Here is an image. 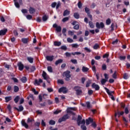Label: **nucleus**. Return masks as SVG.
<instances>
[{
	"label": "nucleus",
	"instance_id": "obj_49",
	"mask_svg": "<svg viewBox=\"0 0 130 130\" xmlns=\"http://www.w3.org/2000/svg\"><path fill=\"white\" fill-rule=\"evenodd\" d=\"M71 61L74 64H77L78 63V62L76 59H71Z\"/></svg>",
	"mask_w": 130,
	"mask_h": 130
},
{
	"label": "nucleus",
	"instance_id": "obj_53",
	"mask_svg": "<svg viewBox=\"0 0 130 130\" xmlns=\"http://www.w3.org/2000/svg\"><path fill=\"white\" fill-rule=\"evenodd\" d=\"M32 18V16L31 15L28 14L26 16V18L27 19V20H31Z\"/></svg>",
	"mask_w": 130,
	"mask_h": 130
},
{
	"label": "nucleus",
	"instance_id": "obj_22",
	"mask_svg": "<svg viewBox=\"0 0 130 130\" xmlns=\"http://www.w3.org/2000/svg\"><path fill=\"white\" fill-rule=\"evenodd\" d=\"M88 24L90 28H91V29H94V28L95 27V25H94V23H93L92 21H89L88 22Z\"/></svg>",
	"mask_w": 130,
	"mask_h": 130
},
{
	"label": "nucleus",
	"instance_id": "obj_25",
	"mask_svg": "<svg viewBox=\"0 0 130 130\" xmlns=\"http://www.w3.org/2000/svg\"><path fill=\"white\" fill-rule=\"evenodd\" d=\"M62 62V59H59L55 61V64L56 66H58V64H59V63H61Z\"/></svg>",
	"mask_w": 130,
	"mask_h": 130
},
{
	"label": "nucleus",
	"instance_id": "obj_61",
	"mask_svg": "<svg viewBox=\"0 0 130 130\" xmlns=\"http://www.w3.org/2000/svg\"><path fill=\"white\" fill-rule=\"evenodd\" d=\"M106 69H107L106 64H103L102 66V70H103V71H105Z\"/></svg>",
	"mask_w": 130,
	"mask_h": 130
},
{
	"label": "nucleus",
	"instance_id": "obj_34",
	"mask_svg": "<svg viewBox=\"0 0 130 130\" xmlns=\"http://www.w3.org/2000/svg\"><path fill=\"white\" fill-rule=\"evenodd\" d=\"M49 124L51 125H54V124H55V121L53 120H50L49 121Z\"/></svg>",
	"mask_w": 130,
	"mask_h": 130
},
{
	"label": "nucleus",
	"instance_id": "obj_64",
	"mask_svg": "<svg viewBox=\"0 0 130 130\" xmlns=\"http://www.w3.org/2000/svg\"><path fill=\"white\" fill-rule=\"evenodd\" d=\"M68 34L69 35H71V36H73V35H74V31L72 30H70L68 31Z\"/></svg>",
	"mask_w": 130,
	"mask_h": 130
},
{
	"label": "nucleus",
	"instance_id": "obj_23",
	"mask_svg": "<svg viewBox=\"0 0 130 130\" xmlns=\"http://www.w3.org/2000/svg\"><path fill=\"white\" fill-rule=\"evenodd\" d=\"M19 100H20V96L17 95L15 98L14 101L15 103H18V102H19Z\"/></svg>",
	"mask_w": 130,
	"mask_h": 130
},
{
	"label": "nucleus",
	"instance_id": "obj_32",
	"mask_svg": "<svg viewBox=\"0 0 130 130\" xmlns=\"http://www.w3.org/2000/svg\"><path fill=\"white\" fill-rule=\"evenodd\" d=\"M123 78L125 80H127V78H129V76H128V75L126 73H124L123 75Z\"/></svg>",
	"mask_w": 130,
	"mask_h": 130
},
{
	"label": "nucleus",
	"instance_id": "obj_51",
	"mask_svg": "<svg viewBox=\"0 0 130 130\" xmlns=\"http://www.w3.org/2000/svg\"><path fill=\"white\" fill-rule=\"evenodd\" d=\"M35 126H37V127H39V126H40V122H35Z\"/></svg>",
	"mask_w": 130,
	"mask_h": 130
},
{
	"label": "nucleus",
	"instance_id": "obj_19",
	"mask_svg": "<svg viewBox=\"0 0 130 130\" xmlns=\"http://www.w3.org/2000/svg\"><path fill=\"white\" fill-rule=\"evenodd\" d=\"M54 46H60L61 45V42L55 41L54 42Z\"/></svg>",
	"mask_w": 130,
	"mask_h": 130
},
{
	"label": "nucleus",
	"instance_id": "obj_45",
	"mask_svg": "<svg viewBox=\"0 0 130 130\" xmlns=\"http://www.w3.org/2000/svg\"><path fill=\"white\" fill-rule=\"evenodd\" d=\"M83 6V4L81 2H79L78 3V7L79 9H82V6Z\"/></svg>",
	"mask_w": 130,
	"mask_h": 130
},
{
	"label": "nucleus",
	"instance_id": "obj_24",
	"mask_svg": "<svg viewBox=\"0 0 130 130\" xmlns=\"http://www.w3.org/2000/svg\"><path fill=\"white\" fill-rule=\"evenodd\" d=\"M82 72H83V73H86V72H88V71H89V68L83 66L82 67Z\"/></svg>",
	"mask_w": 130,
	"mask_h": 130
},
{
	"label": "nucleus",
	"instance_id": "obj_54",
	"mask_svg": "<svg viewBox=\"0 0 130 130\" xmlns=\"http://www.w3.org/2000/svg\"><path fill=\"white\" fill-rule=\"evenodd\" d=\"M56 5H57V3H56V2H54L51 4V7L55 8V7H56Z\"/></svg>",
	"mask_w": 130,
	"mask_h": 130
},
{
	"label": "nucleus",
	"instance_id": "obj_56",
	"mask_svg": "<svg viewBox=\"0 0 130 130\" xmlns=\"http://www.w3.org/2000/svg\"><path fill=\"white\" fill-rule=\"evenodd\" d=\"M41 125H42V126H46V123L44 122V120H42Z\"/></svg>",
	"mask_w": 130,
	"mask_h": 130
},
{
	"label": "nucleus",
	"instance_id": "obj_17",
	"mask_svg": "<svg viewBox=\"0 0 130 130\" xmlns=\"http://www.w3.org/2000/svg\"><path fill=\"white\" fill-rule=\"evenodd\" d=\"M62 121H66V115H64L62 117L58 119V122L60 123V122H62Z\"/></svg>",
	"mask_w": 130,
	"mask_h": 130
},
{
	"label": "nucleus",
	"instance_id": "obj_43",
	"mask_svg": "<svg viewBox=\"0 0 130 130\" xmlns=\"http://www.w3.org/2000/svg\"><path fill=\"white\" fill-rule=\"evenodd\" d=\"M126 58V57L125 56H119V59L120 60H124Z\"/></svg>",
	"mask_w": 130,
	"mask_h": 130
},
{
	"label": "nucleus",
	"instance_id": "obj_6",
	"mask_svg": "<svg viewBox=\"0 0 130 130\" xmlns=\"http://www.w3.org/2000/svg\"><path fill=\"white\" fill-rule=\"evenodd\" d=\"M105 90H106L107 94H108V95L109 96H113V95L112 94H114V91H110L109 90V89H108V88H106V87H104Z\"/></svg>",
	"mask_w": 130,
	"mask_h": 130
},
{
	"label": "nucleus",
	"instance_id": "obj_8",
	"mask_svg": "<svg viewBox=\"0 0 130 130\" xmlns=\"http://www.w3.org/2000/svg\"><path fill=\"white\" fill-rule=\"evenodd\" d=\"M42 77L44 78V80H46V81L48 80V76L45 71H43Z\"/></svg>",
	"mask_w": 130,
	"mask_h": 130
},
{
	"label": "nucleus",
	"instance_id": "obj_58",
	"mask_svg": "<svg viewBox=\"0 0 130 130\" xmlns=\"http://www.w3.org/2000/svg\"><path fill=\"white\" fill-rule=\"evenodd\" d=\"M110 23H111V20L109 18L106 20L107 25H110Z\"/></svg>",
	"mask_w": 130,
	"mask_h": 130
},
{
	"label": "nucleus",
	"instance_id": "obj_15",
	"mask_svg": "<svg viewBox=\"0 0 130 130\" xmlns=\"http://www.w3.org/2000/svg\"><path fill=\"white\" fill-rule=\"evenodd\" d=\"M29 14L32 15V14H34V13H35V12H36V10H35L34 8L30 7H29Z\"/></svg>",
	"mask_w": 130,
	"mask_h": 130
},
{
	"label": "nucleus",
	"instance_id": "obj_55",
	"mask_svg": "<svg viewBox=\"0 0 130 130\" xmlns=\"http://www.w3.org/2000/svg\"><path fill=\"white\" fill-rule=\"evenodd\" d=\"M4 67L6 69H8V70H10V67H11V66L6 63L4 64Z\"/></svg>",
	"mask_w": 130,
	"mask_h": 130
},
{
	"label": "nucleus",
	"instance_id": "obj_9",
	"mask_svg": "<svg viewBox=\"0 0 130 130\" xmlns=\"http://www.w3.org/2000/svg\"><path fill=\"white\" fill-rule=\"evenodd\" d=\"M46 58L47 60H48V61H52V60H53V59H54V56H53V55L47 56L46 57Z\"/></svg>",
	"mask_w": 130,
	"mask_h": 130
},
{
	"label": "nucleus",
	"instance_id": "obj_62",
	"mask_svg": "<svg viewBox=\"0 0 130 130\" xmlns=\"http://www.w3.org/2000/svg\"><path fill=\"white\" fill-rule=\"evenodd\" d=\"M84 49L86 50V51H87V52H91V50L88 47L84 48Z\"/></svg>",
	"mask_w": 130,
	"mask_h": 130
},
{
	"label": "nucleus",
	"instance_id": "obj_5",
	"mask_svg": "<svg viewBox=\"0 0 130 130\" xmlns=\"http://www.w3.org/2000/svg\"><path fill=\"white\" fill-rule=\"evenodd\" d=\"M92 88L93 89H95L96 91H99V89H100V87L98 84H96V83H94L92 84Z\"/></svg>",
	"mask_w": 130,
	"mask_h": 130
},
{
	"label": "nucleus",
	"instance_id": "obj_40",
	"mask_svg": "<svg viewBox=\"0 0 130 130\" xmlns=\"http://www.w3.org/2000/svg\"><path fill=\"white\" fill-rule=\"evenodd\" d=\"M71 46L72 47H74V48H78V47H79V45H78V44H72L71 45Z\"/></svg>",
	"mask_w": 130,
	"mask_h": 130
},
{
	"label": "nucleus",
	"instance_id": "obj_29",
	"mask_svg": "<svg viewBox=\"0 0 130 130\" xmlns=\"http://www.w3.org/2000/svg\"><path fill=\"white\" fill-rule=\"evenodd\" d=\"M107 81L108 80L105 79H102V80H101V83L102 85H105V83H106Z\"/></svg>",
	"mask_w": 130,
	"mask_h": 130
},
{
	"label": "nucleus",
	"instance_id": "obj_12",
	"mask_svg": "<svg viewBox=\"0 0 130 130\" xmlns=\"http://www.w3.org/2000/svg\"><path fill=\"white\" fill-rule=\"evenodd\" d=\"M21 124L22 126H24L26 128H28V127H29V125L28 124H27V123H26V122H25V120H22L21 121Z\"/></svg>",
	"mask_w": 130,
	"mask_h": 130
},
{
	"label": "nucleus",
	"instance_id": "obj_41",
	"mask_svg": "<svg viewBox=\"0 0 130 130\" xmlns=\"http://www.w3.org/2000/svg\"><path fill=\"white\" fill-rule=\"evenodd\" d=\"M67 41L68 42H69V43H73V42H74V40H72L71 38H68L67 39Z\"/></svg>",
	"mask_w": 130,
	"mask_h": 130
},
{
	"label": "nucleus",
	"instance_id": "obj_30",
	"mask_svg": "<svg viewBox=\"0 0 130 130\" xmlns=\"http://www.w3.org/2000/svg\"><path fill=\"white\" fill-rule=\"evenodd\" d=\"M33 121H35V120L34 118L30 119V118H28L27 120V123H30V122H33Z\"/></svg>",
	"mask_w": 130,
	"mask_h": 130
},
{
	"label": "nucleus",
	"instance_id": "obj_31",
	"mask_svg": "<svg viewBox=\"0 0 130 130\" xmlns=\"http://www.w3.org/2000/svg\"><path fill=\"white\" fill-rule=\"evenodd\" d=\"M57 83L60 84L61 85H63V84H64V82H63V80H62V79H58L57 80Z\"/></svg>",
	"mask_w": 130,
	"mask_h": 130
},
{
	"label": "nucleus",
	"instance_id": "obj_37",
	"mask_svg": "<svg viewBox=\"0 0 130 130\" xmlns=\"http://www.w3.org/2000/svg\"><path fill=\"white\" fill-rule=\"evenodd\" d=\"M56 31L57 32H61V27L60 26H58L56 28Z\"/></svg>",
	"mask_w": 130,
	"mask_h": 130
},
{
	"label": "nucleus",
	"instance_id": "obj_20",
	"mask_svg": "<svg viewBox=\"0 0 130 130\" xmlns=\"http://www.w3.org/2000/svg\"><path fill=\"white\" fill-rule=\"evenodd\" d=\"M27 59L28 61H29V62H30V63H33V61H34L33 57H27Z\"/></svg>",
	"mask_w": 130,
	"mask_h": 130
},
{
	"label": "nucleus",
	"instance_id": "obj_42",
	"mask_svg": "<svg viewBox=\"0 0 130 130\" xmlns=\"http://www.w3.org/2000/svg\"><path fill=\"white\" fill-rule=\"evenodd\" d=\"M7 122H11L12 120H11V119L9 118V117H6V121L4 122L5 123H7Z\"/></svg>",
	"mask_w": 130,
	"mask_h": 130
},
{
	"label": "nucleus",
	"instance_id": "obj_4",
	"mask_svg": "<svg viewBox=\"0 0 130 130\" xmlns=\"http://www.w3.org/2000/svg\"><path fill=\"white\" fill-rule=\"evenodd\" d=\"M17 66L18 67V70L19 71H23L24 70V64L22 63V62H19L17 63Z\"/></svg>",
	"mask_w": 130,
	"mask_h": 130
},
{
	"label": "nucleus",
	"instance_id": "obj_60",
	"mask_svg": "<svg viewBox=\"0 0 130 130\" xmlns=\"http://www.w3.org/2000/svg\"><path fill=\"white\" fill-rule=\"evenodd\" d=\"M81 127L82 130H87V127H86V126H85V125H82L81 126Z\"/></svg>",
	"mask_w": 130,
	"mask_h": 130
},
{
	"label": "nucleus",
	"instance_id": "obj_11",
	"mask_svg": "<svg viewBox=\"0 0 130 130\" xmlns=\"http://www.w3.org/2000/svg\"><path fill=\"white\" fill-rule=\"evenodd\" d=\"M14 109L17 110L18 112H21V111H23V110H24V107H23V106L20 105L19 106V109H18L17 107H14Z\"/></svg>",
	"mask_w": 130,
	"mask_h": 130
},
{
	"label": "nucleus",
	"instance_id": "obj_2",
	"mask_svg": "<svg viewBox=\"0 0 130 130\" xmlns=\"http://www.w3.org/2000/svg\"><path fill=\"white\" fill-rule=\"evenodd\" d=\"M71 78V71H67L66 72V81H70Z\"/></svg>",
	"mask_w": 130,
	"mask_h": 130
},
{
	"label": "nucleus",
	"instance_id": "obj_1",
	"mask_svg": "<svg viewBox=\"0 0 130 130\" xmlns=\"http://www.w3.org/2000/svg\"><path fill=\"white\" fill-rule=\"evenodd\" d=\"M76 110H77L76 107H70L67 109V111L68 113L73 114V115H75L76 114L74 113V111H76Z\"/></svg>",
	"mask_w": 130,
	"mask_h": 130
},
{
	"label": "nucleus",
	"instance_id": "obj_7",
	"mask_svg": "<svg viewBox=\"0 0 130 130\" xmlns=\"http://www.w3.org/2000/svg\"><path fill=\"white\" fill-rule=\"evenodd\" d=\"M8 32V29L5 28V29H2L0 30V36H4L7 34Z\"/></svg>",
	"mask_w": 130,
	"mask_h": 130
},
{
	"label": "nucleus",
	"instance_id": "obj_35",
	"mask_svg": "<svg viewBox=\"0 0 130 130\" xmlns=\"http://www.w3.org/2000/svg\"><path fill=\"white\" fill-rule=\"evenodd\" d=\"M30 72L32 73V72H34L35 71H36V68L35 66H31L30 68Z\"/></svg>",
	"mask_w": 130,
	"mask_h": 130
},
{
	"label": "nucleus",
	"instance_id": "obj_16",
	"mask_svg": "<svg viewBox=\"0 0 130 130\" xmlns=\"http://www.w3.org/2000/svg\"><path fill=\"white\" fill-rule=\"evenodd\" d=\"M81 120H82V116H81L80 115H78L77 118V123L79 126L81 125Z\"/></svg>",
	"mask_w": 130,
	"mask_h": 130
},
{
	"label": "nucleus",
	"instance_id": "obj_14",
	"mask_svg": "<svg viewBox=\"0 0 130 130\" xmlns=\"http://www.w3.org/2000/svg\"><path fill=\"white\" fill-rule=\"evenodd\" d=\"M93 119L89 117V118H88V119H87L86 120V124H87V125H89V124H90V123L93 122Z\"/></svg>",
	"mask_w": 130,
	"mask_h": 130
},
{
	"label": "nucleus",
	"instance_id": "obj_47",
	"mask_svg": "<svg viewBox=\"0 0 130 130\" xmlns=\"http://www.w3.org/2000/svg\"><path fill=\"white\" fill-rule=\"evenodd\" d=\"M72 54L73 55H80V54H81V52H75L74 53H72Z\"/></svg>",
	"mask_w": 130,
	"mask_h": 130
},
{
	"label": "nucleus",
	"instance_id": "obj_59",
	"mask_svg": "<svg viewBox=\"0 0 130 130\" xmlns=\"http://www.w3.org/2000/svg\"><path fill=\"white\" fill-rule=\"evenodd\" d=\"M21 12L23 14H27L28 13V11H27V9H22L21 10Z\"/></svg>",
	"mask_w": 130,
	"mask_h": 130
},
{
	"label": "nucleus",
	"instance_id": "obj_48",
	"mask_svg": "<svg viewBox=\"0 0 130 130\" xmlns=\"http://www.w3.org/2000/svg\"><path fill=\"white\" fill-rule=\"evenodd\" d=\"M79 28L80 26L79 24H76L74 26V29H75V30H79Z\"/></svg>",
	"mask_w": 130,
	"mask_h": 130
},
{
	"label": "nucleus",
	"instance_id": "obj_13",
	"mask_svg": "<svg viewBox=\"0 0 130 130\" xmlns=\"http://www.w3.org/2000/svg\"><path fill=\"white\" fill-rule=\"evenodd\" d=\"M124 114V112L122 111V112H117V113H115V117H116V116H118V117H120V115H123V114Z\"/></svg>",
	"mask_w": 130,
	"mask_h": 130
},
{
	"label": "nucleus",
	"instance_id": "obj_44",
	"mask_svg": "<svg viewBox=\"0 0 130 130\" xmlns=\"http://www.w3.org/2000/svg\"><path fill=\"white\" fill-rule=\"evenodd\" d=\"M11 80H13L14 81V83H18L19 81L18 80V79L15 77H13L11 78Z\"/></svg>",
	"mask_w": 130,
	"mask_h": 130
},
{
	"label": "nucleus",
	"instance_id": "obj_46",
	"mask_svg": "<svg viewBox=\"0 0 130 130\" xmlns=\"http://www.w3.org/2000/svg\"><path fill=\"white\" fill-rule=\"evenodd\" d=\"M7 109H8L9 112L12 113V106H11V105H9L7 106Z\"/></svg>",
	"mask_w": 130,
	"mask_h": 130
},
{
	"label": "nucleus",
	"instance_id": "obj_57",
	"mask_svg": "<svg viewBox=\"0 0 130 130\" xmlns=\"http://www.w3.org/2000/svg\"><path fill=\"white\" fill-rule=\"evenodd\" d=\"M14 5H15L16 8H20V5L19 4V3L15 2Z\"/></svg>",
	"mask_w": 130,
	"mask_h": 130
},
{
	"label": "nucleus",
	"instance_id": "obj_10",
	"mask_svg": "<svg viewBox=\"0 0 130 130\" xmlns=\"http://www.w3.org/2000/svg\"><path fill=\"white\" fill-rule=\"evenodd\" d=\"M59 93H63V94H66V87L63 86L60 88L58 90Z\"/></svg>",
	"mask_w": 130,
	"mask_h": 130
},
{
	"label": "nucleus",
	"instance_id": "obj_63",
	"mask_svg": "<svg viewBox=\"0 0 130 130\" xmlns=\"http://www.w3.org/2000/svg\"><path fill=\"white\" fill-rule=\"evenodd\" d=\"M74 17H75L76 19H79V14L74 13Z\"/></svg>",
	"mask_w": 130,
	"mask_h": 130
},
{
	"label": "nucleus",
	"instance_id": "obj_50",
	"mask_svg": "<svg viewBox=\"0 0 130 130\" xmlns=\"http://www.w3.org/2000/svg\"><path fill=\"white\" fill-rule=\"evenodd\" d=\"M98 48H99V45L98 44H95L93 46V49H98Z\"/></svg>",
	"mask_w": 130,
	"mask_h": 130
},
{
	"label": "nucleus",
	"instance_id": "obj_3",
	"mask_svg": "<svg viewBox=\"0 0 130 130\" xmlns=\"http://www.w3.org/2000/svg\"><path fill=\"white\" fill-rule=\"evenodd\" d=\"M96 27L98 29H102L104 28V23H103V22H101L100 23H99V22H96Z\"/></svg>",
	"mask_w": 130,
	"mask_h": 130
},
{
	"label": "nucleus",
	"instance_id": "obj_27",
	"mask_svg": "<svg viewBox=\"0 0 130 130\" xmlns=\"http://www.w3.org/2000/svg\"><path fill=\"white\" fill-rule=\"evenodd\" d=\"M42 20L44 22H46L48 20V17L46 15H45L42 17Z\"/></svg>",
	"mask_w": 130,
	"mask_h": 130
},
{
	"label": "nucleus",
	"instance_id": "obj_21",
	"mask_svg": "<svg viewBox=\"0 0 130 130\" xmlns=\"http://www.w3.org/2000/svg\"><path fill=\"white\" fill-rule=\"evenodd\" d=\"M28 39L27 38H23L21 39V42L24 44H27L28 43Z\"/></svg>",
	"mask_w": 130,
	"mask_h": 130
},
{
	"label": "nucleus",
	"instance_id": "obj_36",
	"mask_svg": "<svg viewBox=\"0 0 130 130\" xmlns=\"http://www.w3.org/2000/svg\"><path fill=\"white\" fill-rule=\"evenodd\" d=\"M47 70L49 72V73H52L53 72V71L52 70V67H51V66H48L47 67Z\"/></svg>",
	"mask_w": 130,
	"mask_h": 130
},
{
	"label": "nucleus",
	"instance_id": "obj_18",
	"mask_svg": "<svg viewBox=\"0 0 130 130\" xmlns=\"http://www.w3.org/2000/svg\"><path fill=\"white\" fill-rule=\"evenodd\" d=\"M5 99L6 100V103H8V102H9V101H11V100H12V96H6Z\"/></svg>",
	"mask_w": 130,
	"mask_h": 130
},
{
	"label": "nucleus",
	"instance_id": "obj_39",
	"mask_svg": "<svg viewBox=\"0 0 130 130\" xmlns=\"http://www.w3.org/2000/svg\"><path fill=\"white\" fill-rule=\"evenodd\" d=\"M86 107L88 109L91 108V104H90V102H87L86 103Z\"/></svg>",
	"mask_w": 130,
	"mask_h": 130
},
{
	"label": "nucleus",
	"instance_id": "obj_26",
	"mask_svg": "<svg viewBox=\"0 0 130 130\" xmlns=\"http://www.w3.org/2000/svg\"><path fill=\"white\" fill-rule=\"evenodd\" d=\"M20 80L21 81L22 83H26L27 82V77H23L21 78Z\"/></svg>",
	"mask_w": 130,
	"mask_h": 130
},
{
	"label": "nucleus",
	"instance_id": "obj_52",
	"mask_svg": "<svg viewBox=\"0 0 130 130\" xmlns=\"http://www.w3.org/2000/svg\"><path fill=\"white\" fill-rule=\"evenodd\" d=\"M72 53H70V52H66V56H67L68 57H71V56H72Z\"/></svg>",
	"mask_w": 130,
	"mask_h": 130
},
{
	"label": "nucleus",
	"instance_id": "obj_28",
	"mask_svg": "<svg viewBox=\"0 0 130 130\" xmlns=\"http://www.w3.org/2000/svg\"><path fill=\"white\" fill-rule=\"evenodd\" d=\"M19 90V87L17 85L14 86V91L15 92H18Z\"/></svg>",
	"mask_w": 130,
	"mask_h": 130
},
{
	"label": "nucleus",
	"instance_id": "obj_38",
	"mask_svg": "<svg viewBox=\"0 0 130 130\" xmlns=\"http://www.w3.org/2000/svg\"><path fill=\"white\" fill-rule=\"evenodd\" d=\"M61 112V110H56L54 112H53V114H58V113H60Z\"/></svg>",
	"mask_w": 130,
	"mask_h": 130
},
{
	"label": "nucleus",
	"instance_id": "obj_33",
	"mask_svg": "<svg viewBox=\"0 0 130 130\" xmlns=\"http://www.w3.org/2000/svg\"><path fill=\"white\" fill-rule=\"evenodd\" d=\"M77 95H81L82 94V90L76 89Z\"/></svg>",
	"mask_w": 130,
	"mask_h": 130
}]
</instances>
